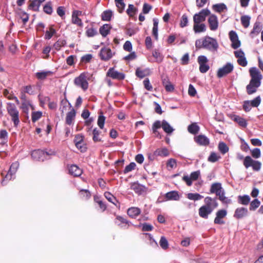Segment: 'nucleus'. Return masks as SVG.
I'll return each instance as SVG.
<instances>
[{
    "instance_id": "36",
    "label": "nucleus",
    "mask_w": 263,
    "mask_h": 263,
    "mask_svg": "<svg viewBox=\"0 0 263 263\" xmlns=\"http://www.w3.org/2000/svg\"><path fill=\"white\" fill-rule=\"evenodd\" d=\"M250 201V197L249 195H240L238 197V202L241 204L247 205L249 203Z\"/></svg>"
},
{
    "instance_id": "62",
    "label": "nucleus",
    "mask_w": 263,
    "mask_h": 263,
    "mask_svg": "<svg viewBox=\"0 0 263 263\" xmlns=\"http://www.w3.org/2000/svg\"><path fill=\"white\" fill-rule=\"evenodd\" d=\"M136 166V164L135 162H132L131 163H129V164H128V165H127L125 169L124 170V174H127L131 171H132L133 170H134L135 167Z\"/></svg>"
},
{
    "instance_id": "37",
    "label": "nucleus",
    "mask_w": 263,
    "mask_h": 263,
    "mask_svg": "<svg viewBox=\"0 0 263 263\" xmlns=\"http://www.w3.org/2000/svg\"><path fill=\"white\" fill-rule=\"evenodd\" d=\"M193 29L195 33L203 32L206 31V26L204 24H194Z\"/></svg>"
},
{
    "instance_id": "42",
    "label": "nucleus",
    "mask_w": 263,
    "mask_h": 263,
    "mask_svg": "<svg viewBox=\"0 0 263 263\" xmlns=\"http://www.w3.org/2000/svg\"><path fill=\"white\" fill-rule=\"evenodd\" d=\"M104 196L108 201L113 203L115 205H117V204L118 203V201L117 200L116 198L110 193L108 192H105Z\"/></svg>"
},
{
    "instance_id": "10",
    "label": "nucleus",
    "mask_w": 263,
    "mask_h": 263,
    "mask_svg": "<svg viewBox=\"0 0 263 263\" xmlns=\"http://www.w3.org/2000/svg\"><path fill=\"white\" fill-rule=\"evenodd\" d=\"M200 176V172L199 170H198L192 172L190 176L188 175H184L182 177V180L185 182L187 185L190 186L192 185V181L197 180Z\"/></svg>"
},
{
    "instance_id": "63",
    "label": "nucleus",
    "mask_w": 263,
    "mask_h": 263,
    "mask_svg": "<svg viewBox=\"0 0 263 263\" xmlns=\"http://www.w3.org/2000/svg\"><path fill=\"white\" fill-rule=\"evenodd\" d=\"M92 58L91 54H86L82 56L81 58V62L84 63H88L90 62Z\"/></svg>"
},
{
    "instance_id": "29",
    "label": "nucleus",
    "mask_w": 263,
    "mask_h": 263,
    "mask_svg": "<svg viewBox=\"0 0 263 263\" xmlns=\"http://www.w3.org/2000/svg\"><path fill=\"white\" fill-rule=\"evenodd\" d=\"M53 72L51 71H41L35 73V77L40 80H43L46 79L48 76L52 75Z\"/></svg>"
},
{
    "instance_id": "60",
    "label": "nucleus",
    "mask_w": 263,
    "mask_h": 263,
    "mask_svg": "<svg viewBox=\"0 0 263 263\" xmlns=\"http://www.w3.org/2000/svg\"><path fill=\"white\" fill-rule=\"evenodd\" d=\"M220 158V156L214 152H212L208 158V161L211 162H215Z\"/></svg>"
},
{
    "instance_id": "46",
    "label": "nucleus",
    "mask_w": 263,
    "mask_h": 263,
    "mask_svg": "<svg viewBox=\"0 0 263 263\" xmlns=\"http://www.w3.org/2000/svg\"><path fill=\"white\" fill-rule=\"evenodd\" d=\"M66 44V41L65 40L59 39L53 45V48L57 51L61 49V48L64 47Z\"/></svg>"
},
{
    "instance_id": "55",
    "label": "nucleus",
    "mask_w": 263,
    "mask_h": 263,
    "mask_svg": "<svg viewBox=\"0 0 263 263\" xmlns=\"http://www.w3.org/2000/svg\"><path fill=\"white\" fill-rule=\"evenodd\" d=\"M254 160H253L250 156H246L243 161V165L246 168L252 166V163H253Z\"/></svg>"
},
{
    "instance_id": "18",
    "label": "nucleus",
    "mask_w": 263,
    "mask_h": 263,
    "mask_svg": "<svg viewBox=\"0 0 263 263\" xmlns=\"http://www.w3.org/2000/svg\"><path fill=\"white\" fill-rule=\"evenodd\" d=\"M194 141L199 145L207 146L210 143L209 139L205 136L200 135L194 137Z\"/></svg>"
},
{
    "instance_id": "58",
    "label": "nucleus",
    "mask_w": 263,
    "mask_h": 263,
    "mask_svg": "<svg viewBox=\"0 0 263 263\" xmlns=\"http://www.w3.org/2000/svg\"><path fill=\"white\" fill-rule=\"evenodd\" d=\"M42 116L41 111H34L31 114V119L33 122H35L39 120Z\"/></svg>"
},
{
    "instance_id": "39",
    "label": "nucleus",
    "mask_w": 263,
    "mask_h": 263,
    "mask_svg": "<svg viewBox=\"0 0 263 263\" xmlns=\"http://www.w3.org/2000/svg\"><path fill=\"white\" fill-rule=\"evenodd\" d=\"M154 155L161 157H167L169 155L168 149L164 147L162 148H158L154 152Z\"/></svg>"
},
{
    "instance_id": "40",
    "label": "nucleus",
    "mask_w": 263,
    "mask_h": 263,
    "mask_svg": "<svg viewBox=\"0 0 263 263\" xmlns=\"http://www.w3.org/2000/svg\"><path fill=\"white\" fill-rule=\"evenodd\" d=\"M152 55L155 58L156 61L159 63H161L163 60V55L158 50L155 49L152 52Z\"/></svg>"
},
{
    "instance_id": "16",
    "label": "nucleus",
    "mask_w": 263,
    "mask_h": 263,
    "mask_svg": "<svg viewBox=\"0 0 263 263\" xmlns=\"http://www.w3.org/2000/svg\"><path fill=\"white\" fill-rule=\"evenodd\" d=\"M100 57L102 60L108 61L112 57V53L110 49L108 48H103L100 52Z\"/></svg>"
},
{
    "instance_id": "38",
    "label": "nucleus",
    "mask_w": 263,
    "mask_h": 263,
    "mask_svg": "<svg viewBox=\"0 0 263 263\" xmlns=\"http://www.w3.org/2000/svg\"><path fill=\"white\" fill-rule=\"evenodd\" d=\"M112 16V12L110 10L103 11L101 14V19L103 21H110Z\"/></svg>"
},
{
    "instance_id": "3",
    "label": "nucleus",
    "mask_w": 263,
    "mask_h": 263,
    "mask_svg": "<svg viewBox=\"0 0 263 263\" xmlns=\"http://www.w3.org/2000/svg\"><path fill=\"white\" fill-rule=\"evenodd\" d=\"M6 108L8 114L11 117V120L14 123V125L17 126L20 123L19 112L15 105L12 103H7Z\"/></svg>"
},
{
    "instance_id": "32",
    "label": "nucleus",
    "mask_w": 263,
    "mask_h": 263,
    "mask_svg": "<svg viewBox=\"0 0 263 263\" xmlns=\"http://www.w3.org/2000/svg\"><path fill=\"white\" fill-rule=\"evenodd\" d=\"M76 111L73 108H72L71 110L68 112L66 117V123L68 125H71L72 123V121L76 117Z\"/></svg>"
},
{
    "instance_id": "9",
    "label": "nucleus",
    "mask_w": 263,
    "mask_h": 263,
    "mask_svg": "<svg viewBox=\"0 0 263 263\" xmlns=\"http://www.w3.org/2000/svg\"><path fill=\"white\" fill-rule=\"evenodd\" d=\"M197 62L199 65V71L201 73H204L210 69V66L207 63L208 60L205 55H199L197 59Z\"/></svg>"
},
{
    "instance_id": "12",
    "label": "nucleus",
    "mask_w": 263,
    "mask_h": 263,
    "mask_svg": "<svg viewBox=\"0 0 263 263\" xmlns=\"http://www.w3.org/2000/svg\"><path fill=\"white\" fill-rule=\"evenodd\" d=\"M204 202L205 203L204 205L211 209L213 211L218 206L217 197L212 198L207 196L204 198Z\"/></svg>"
},
{
    "instance_id": "53",
    "label": "nucleus",
    "mask_w": 263,
    "mask_h": 263,
    "mask_svg": "<svg viewBox=\"0 0 263 263\" xmlns=\"http://www.w3.org/2000/svg\"><path fill=\"white\" fill-rule=\"evenodd\" d=\"M100 131L97 128H95L92 130V139L95 142L101 141V139L99 138Z\"/></svg>"
},
{
    "instance_id": "27",
    "label": "nucleus",
    "mask_w": 263,
    "mask_h": 263,
    "mask_svg": "<svg viewBox=\"0 0 263 263\" xmlns=\"http://www.w3.org/2000/svg\"><path fill=\"white\" fill-rule=\"evenodd\" d=\"M111 26L107 24L103 25L99 29L100 33L104 37H106L110 33Z\"/></svg>"
},
{
    "instance_id": "13",
    "label": "nucleus",
    "mask_w": 263,
    "mask_h": 263,
    "mask_svg": "<svg viewBox=\"0 0 263 263\" xmlns=\"http://www.w3.org/2000/svg\"><path fill=\"white\" fill-rule=\"evenodd\" d=\"M229 37L232 42L231 47L234 49H236L240 46V41L238 39V36L236 32L234 31H231L229 32Z\"/></svg>"
},
{
    "instance_id": "4",
    "label": "nucleus",
    "mask_w": 263,
    "mask_h": 263,
    "mask_svg": "<svg viewBox=\"0 0 263 263\" xmlns=\"http://www.w3.org/2000/svg\"><path fill=\"white\" fill-rule=\"evenodd\" d=\"M19 165L20 164L17 161H15L12 163L10 166L9 171L2 182V183L3 185L5 184V181L10 180L15 178V175L19 167Z\"/></svg>"
},
{
    "instance_id": "43",
    "label": "nucleus",
    "mask_w": 263,
    "mask_h": 263,
    "mask_svg": "<svg viewBox=\"0 0 263 263\" xmlns=\"http://www.w3.org/2000/svg\"><path fill=\"white\" fill-rule=\"evenodd\" d=\"M199 127L196 123H192L188 126L187 130L192 134L195 135L199 131Z\"/></svg>"
},
{
    "instance_id": "64",
    "label": "nucleus",
    "mask_w": 263,
    "mask_h": 263,
    "mask_svg": "<svg viewBox=\"0 0 263 263\" xmlns=\"http://www.w3.org/2000/svg\"><path fill=\"white\" fill-rule=\"evenodd\" d=\"M8 133L5 129H2L0 132V139L3 140V142L6 143L8 140Z\"/></svg>"
},
{
    "instance_id": "34",
    "label": "nucleus",
    "mask_w": 263,
    "mask_h": 263,
    "mask_svg": "<svg viewBox=\"0 0 263 263\" xmlns=\"http://www.w3.org/2000/svg\"><path fill=\"white\" fill-rule=\"evenodd\" d=\"M45 0H33L29 7L30 9L34 11H38L40 6L42 3L44 2Z\"/></svg>"
},
{
    "instance_id": "2",
    "label": "nucleus",
    "mask_w": 263,
    "mask_h": 263,
    "mask_svg": "<svg viewBox=\"0 0 263 263\" xmlns=\"http://www.w3.org/2000/svg\"><path fill=\"white\" fill-rule=\"evenodd\" d=\"M251 79L249 84L247 86V92L249 95H252L257 91V89L260 86L262 76L260 71L256 67H252L249 70Z\"/></svg>"
},
{
    "instance_id": "49",
    "label": "nucleus",
    "mask_w": 263,
    "mask_h": 263,
    "mask_svg": "<svg viewBox=\"0 0 263 263\" xmlns=\"http://www.w3.org/2000/svg\"><path fill=\"white\" fill-rule=\"evenodd\" d=\"M229 147L223 142H220L218 144V149L222 154H225L229 151Z\"/></svg>"
},
{
    "instance_id": "23",
    "label": "nucleus",
    "mask_w": 263,
    "mask_h": 263,
    "mask_svg": "<svg viewBox=\"0 0 263 263\" xmlns=\"http://www.w3.org/2000/svg\"><path fill=\"white\" fill-rule=\"evenodd\" d=\"M116 220L115 221L116 223H117L119 226L121 228H124L125 229H127L128 227V226L130 223V222L128 221L127 219L124 218L123 217L121 216H118L116 217Z\"/></svg>"
},
{
    "instance_id": "33",
    "label": "nucleus",
    "mask_w": 263,
    "mask_h": 263,
    "mask_svg": "<svg viewBox=\"0 0 263 263\" xmlns=\"http://www.w3.org/2000/svg\"><path fill=\"white\" fill-rule=\"evenodd\" d=\"M162 128L168 135L171 134L174 131V129L170 125L169 123L165 120L162 121Z\"/></svg>"
},
{
    "instance_id": "19",
    "label": "nucleus",
    "mask_w": 263,
    "mask_h": 263,
    "mask_svg": "<svg viewBox=\"0 0 263 263\" xmlns=\"http://www.w3.org/2000/svg\"><path fill=\"white\" fill-rule=\"evenodd\" d=\"M212 212L213 211L211 209L203 205L199 209L198 213L199 216L201 218L204 219H208L209 215H210Z\"/></svg>"
},
{
    "instance_id": "25",
    "label": "nucleus",
    "mask_w": 263,
    "mask_h": 263,
    "mask_svg": "<svg viewBox=\"0 0 263 263\" xmlns=\"http://www.w3.org/2000/svg\"><path fill=\"white\" fill-rule=\"evenodd\" d=\"M223 189L220 183L216 182L213 183L210 187V192L212 194H215L216 196L220 193Z\"/></svg>"
},
{
    "instance_id": "48",
    "label": "nucleus",
    "mask_w": 263,
    "mask_h": 263,
    "mask_svg": "<svg viewBox=\"0 0 263 263\" xmlns=\"http://www.w3.org/2000/svg\"><path fill=\"white\" fill-rule=\"evenodd\" d=\"M251 17L249 15H243L241 17L240 20L242 25L246 28L250 25Z\"/></svg>"
},
{
    "instance_id": "17",
    "label": "nucleus",
    "mask_w": 263,
    "mask_h": 263,
    "mask_svg": "<svg viewBox=\"0 0 263 263\" xmlns=\"http://www.w3.org/2000/svg\"><path fill=\"white\" fill-rule=\"evenodd\" d=\"M107 75L114 79L119 80H123L125 78V74L124 73L114 70L113 68L109 69Z\"/></svg>"
},
{
    "instance_id": "22",
    "label": "nucleus",
    "mask_w": 263,
    "mask_h": 263,
    "mask_svg": "<svg viewBox=\"0 0 263 263\" xmlns=\"http://www.w3.org/2000/svg\"><path fill=\"white\" fill-rule=\"evenodd\" d=\"M131 189L138 194H142L146 190V187L138 182H134L131 185Z\"/></svg>"
},
{
    "instance_id": "52",
    "label": "nucleus",
    "mask_w": 263,
    "mask_h": 263,
    "mask_svg": "<svg viewBox=\"0 0 263 263\" xmlns=\"http://www.w3.org/2000/svg\"><path fill=\"white\" fill-rule=\"evenodd\" d=\"M189 19L187 15L184 14L181 16L180 22V26L181 28H184L188 25Z\"/></svg>"
},
{
    "instance_id": "57",
    "label": "nucleus",
    "mask_w": 263,
    "mask_h": 263,
    "mask_svg": "<svg viewBox=\"0 0 263 263\" xmlns=\"http://www.w3.org/2000/svg\"><path fill=\"white\" fill-rule=\"evenodd\" d=\"M260 202L257 199H255L250 203V210H255L260 205Z\"/></svg>"
},
{
    "instance_id": "44",
    "label": "nucleus",
    "mask_w": 263,
    "mask_h": 263,
    "mask_svg": "<svg viewBox=\"0 0 263 263\" xmlns=\"http://www.w3.org/2000/svg\"><path fill=\"white\" fill-rule=\"evenodd\" d=\"M79 195L84 200H88L91 197V194L89 191L85 189H81L79 192Z\"/></svg>"
},
{
    "instance_id": "24",
    "label": "nucleus",
    "mask_w": 263,
    "mask_h": 263,
    "mask_svg": "<svg viewBox=\"0 0 263 263\" xmlns=\"http://www.w3.org/2000/svg\"><path fill=\"white\" fill-rule=\"evenodd\" d=\"M68 170L69 174L75 177H79L82 173V170L74 164L70 165Z\"/></svg>"
},
{
    "instance_id": "11",
    "label": "nucleus",
    "mask_w": 263,
    "mask_h": 263,
    "mask_svg": "<svg viewBox=\"0 0 263 263\" xmlns=\"http://www.w3.org/2000/svg\"><path fill=\"white\" fill-rule=\"evenodd\" d=\"M227 215V211L226 210L221 209L219 210L216 213V217L214 219V222L217 224H223L225 222L223 218L226 217Z\"/></svg>"
},
{
    "instance_id": "59",
    "label": "nucleus",
    "mask_w": 263,
    "mask_h": 263,
    "mask_svg": "<svg viewBox=\"0 0 263 263\" xmlns=\"http://www.w3.org/2000/svg\"><path fill=\"white\" fill-rule=\"evenodd\" d=\"M55 32V30L52 27H50L49 30H47L46 31L45 39L46 40H50Z\"/></svg>"
},
{
    "instance_id": "47",
    "label": "nucleus",
    "mask_w": 263,
    "mask_h": 263,
    "mask_svg": "<svg viewBox=\"0 0 263 263\" xmlns=\"http://www.w3.org/2000/svg\"><path fill=\"white\" fill-rule=\"evenodd\" d=\"M44 12L47 14H51L53 12L52 5L51 2H47L43 7Z\"/></svg>"
},
{
    "instance_id": "50",
    "label": "nucleus",
    "mask_w": 263,
    "mask_h": 263,
    "mask_svg": "<svg viewBox=\"0 0 263 263\" xmlns=\"http://www.w3.org/2000/svg\"><path fill=\"white\" fill-rule=\"evenodd\" d=\"M3 95L5 97L8 98L9 100H15L17 103H18V100L17 98V97H16L13 94L10 93L9 91L7 89H5L3 90Z\"/></svg>"
},
{
    "instance_id": "54",
    "label": "nucleus",
    "mask_w": 263,
    "mask_h": 263,
    "mask_svg": "<svg viewBox=\"0 0 263 263\" xmlns=\"http://www.w3.org/2000/svg\"><path fill=\"white\" fill-rule=\"evenodd\" d=\"M159 243L160 247L164 250H166L168 247V241L164 236L161 237Z\"/></svg>"
},
{
    "instance_id": "5",
    "label": "nucleus",
    "mask_w": 263,
    "mask_h": 263,
    "mask_svg": "<svg viewBox=\"0 0 263 263\" xmlns=\"http://www.w3.org/2000/svg\"><path fill=\"white\" fill-rule=\"evenodd\" d=\"M86 78V73L85 72L81 73L79 77L74 79V83L77 86L86 90L88 87V83Z\"/></svg>"
},
{
    "instance_id": "30",
    "label": "nucleus",
    "mask_w": 263,
    "mask_h": 263,
    "mask_svg": "<svg viewBox=\"0 0 263 263\" xmlns=\"http://www.w3.org/2000/svg\"><path fill=\"white\" fill-rule=\"evenodd\" d=\"M213 10L218 13L226 11L228 10L227 6L224 3L214 4L212 6Z\"/></svg>"
},
{
    "instance_id": "6",
    "label": "nucleus",
    "mask_w": 263,
    "mask_h": 263,
    "mask_svg": "<svg viewBox=\"0 0 263 263\" xmlns=\"http://www.w3.org/2000/svg\"><path fill=\"white\" fill-rule=\"evenodd\" d=\"M211 12L208 8L203 9L200 12L194 14L193 16V21L194 24L200 23L204 22L207 16L210 15Z\"/></svg>"
},
{
    "instance_id": "15",
    "label": "nucleus",
    "mask_w": 263,
    "mask_h": 263,
    "mask_svg": "<svg viewBox=\"0 0 263 263\" xmlns=\"http://www.w3.org/2000/svg\"><path fill=\"white\" fill-rule=\"evenodd\" d=\"M45 151L41 149L34 150L31 154V157L34 160L44 161L47 159L45 158Z\"/></svg>"
},
{
    "instance_id": "8",
    "label": "nucleus",
    "mask_w": 263,
    "mask_h": 263,
    "mask_svg": "<svg viewBox=\"0 0 263 263\" xmlns=\"http://www.w3.org/2000/svg\"><path fill=\"white\" fill-rule=\"evenodd\" d=\"M74 143L77 148L81 152H85L87 147L84 141V136L82 134H78L75 136Z\"/></svg>"
},
{
    "instance_id": "14",
    "label": "nucleus",
    "mask_w": 263,
    "mask_h": 263,
    "mask_svg": "<svg viewBox=\"0 0 263 263\" xmlns=\"http://www.w3.org/2000/svg\"><path fill=\"white\" fill-rule=\"evenodd\" d=\"M208 21L211 30L216 31L218 29L219 23L216 15L210 14Z\"/></svg>"
},
{
    "instance_id": "21",
    "label": "nucleus",
    "mask_w": 263,
    "mask_h": 263,
    "mask_svg": "<svg viewBox=\"0 0 263 263\" xmlns=\"http://www.w3.org/2000/svg\"><path fill=\"white\" fill-rule=\"evenodd\" d=\"M166 200L178 201L180 199V195L177 191H172L165 194Z\"/></svg>"
},
{
    "instance_id": "1",
    "label": "nucleus",
    "mask_w": 263,
    "mask_h": 263,
    "mask_svg": "<svg viewBox=\"0 0 263 263\" xmlns=\"http://www.w3.org/2000/svg\"><path fill=\"white\" fill-rule=\"evenodd\" d=\"M195 47L197 49L203 48L213 54H215L217 52L219 45L215 38L205 36L196 41Z\"/></svg>"
},
{
    "instance_id": "20",
    "label": "nucleus",
    "mask_w": 263,
    "mask_h": 263,
    "mask_svg": "<svg viewBox=\"0 0 263 263\" xmlns=\"http://www.w3.org/2000/svg\"><path fill=\"white\" fill-rule=\"evenodd\" d=\"M248 213V209L246 208H237L235 211L234 217L237 219H241L247 215Z\"/></svg>"
},
{
    "instance_id": "51",
    "label": "nucleus",
    "mask_w": 263,
    "mask_h": 263,
    "mask_svg": "<svg viewBox=\"0 0 263 263\" xmlns=\"http://www.w3.org/2000/svg\"><path fill=\"white\" fill-rule=\"evenodd\" d=\"M116 5L119 10L120 13H122L125 7V4L123 0H115Z\"/></svg>"
},
{
    "instance_id": "31",
    "label": "nucleus",
    "mask_w": 263,
    "mask_h": 263,
    "mask_svg": "<svg viewBox=\"0 0 263 263\" xmlns=\"http://www.w3.org/2000/svg\"><path fill=\"white\" fill-rule=\"evenodd\" d=\"M140 213V209L137 207H132L129 208L127 210L128 215L132 218H135Z\"/></svg>"
},
{
    "instance_id": "35",
    "label": "nucleus",
    "mask_w": 263,
    "mask_h": 263,
    "mask_svg": "<svg viewBox=\"0 0 263 263\" xmlns=\"http://www.w3.org/2000/svg\"><path fill=\"white\" fill-rule=\"evenodd\" d=\"M162 127V122L159 120L156 121L152 125V130L157 137L161 138V135L157 129Z\"/></svg>"
},
{
    "instance_id": "26",
    "label": "nucleus",
    "mask_w": 263,
    "mask_h": 263,
    "mask_svg": "<svg viewBox=\"0 0 263 263\" xmlns=\"http://www.w3.org/2000/svg\"><path fill=\"white\" fill-rule=\"evenodd\" d=\"M149 73L150 70L149 68L142 69L141 68L138 67L136 70V76L140 79H142L145 76L149 75Z\"/></svg>"
},
{
    "instance_id": "28",
    "label": "nucleus",
    "mask_w": 263,
    "mask_h": 263,
    "mask_svg": "<svg viewBox=\"0 0 263 263\" xmlns=\"http://www.w3.org/2000/svg\"><path fill=\"white\" fill-rule=\"evenodd\" d=\"M262 26L261 23L259 22H256L254 25L253 28L250 32V35L252 37L254 35H257L261 31Z\"/></svg>"
},
{
    "instance_id": "45",
    "label": "nucleus",
    "mask_w": 263,
    "mask_h": 263,
    "mask_svg": "<svg viewBox=\"0 0 263 263\" xmlns=\"http://www.w3.org/2000/svg\"><path fill=\"white\" fill-rule=\"evenodd\" d=\"M187 197L190 200L197 201L201 199L203 196L199 193H190L187 194Z\"/></svg>"
},
{
    "instance_id": "61",
    "label": "nucleus",
    "mask_w": 263,
    "mask_h": 263,
    "mask_svg": "<svg viewBox=\"0 0 263 263\" xmlns=\"http://www.w3.org/2000/svg\"><path fill=\"white\" fill-rule=\"evenodd\" d=\"M137 11V9L134 7L133 5L129 4L126 13L129 16H133Z\"/></svg>"
},
{
    "instance_id": "56",
    "label": "nucleus",
    "mask_w": 263,
    "mask_h": 263,
    "mask_svg": "<svg viewBox=\"0 0 263 263\" xmlns=\"http://www.w3.org/2000/svg\"><path fill=\"white\" fill-rule=\"evenodd\" d=\"M261 102V98L260 96H257L253 100L250 101V104L252 106V107H258Z\"/></svg>"
},
{
    "instance_id": "7",
    "label": "nucleus",
    "mask_w": 263,
    "mask_h": 263,
    "mask_svg": "<svg viewBox=\"0 0 263 263\" xmlns=\"http://www.w3.org/2000/svg\"><path fill=\"white\" fill-rule=\"evenodd\" d=\"M234 69L233 65L228 62L223 67L218 69L217 72V76L219 78L223 77L227 74L230 73Z\"/></svg>"
},
{
    "instance_id": "41",
    "label": "nucleus",
    "mask_w": 263,
    "mask_h": 263,
    "mask_svg": "<svg viewBox=\"0 0 263 263\" xmlns=\"http://www.w3.org/2000/svg\"><path fill=\"white\" fill-rule=\"evenodd\" d=\"M234 121L236 122L240 126L243 127H247L248 124L246 120L239 116H235L234 117Z\"/></svg>"
}]
</instances>
